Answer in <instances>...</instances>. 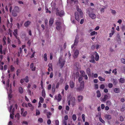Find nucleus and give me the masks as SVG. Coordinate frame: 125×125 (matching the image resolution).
I'll use <instances>...</instances> for the list:
<instances>
[{
    "label": "nucleus",
    "instance_id": "1",
    "mask_svg": "<svg viewBox=\"0 0 125 125\" xmlns=\"http://www.w3.org/2000/svg\"><path fill=\"white\" fill-rule=\"evenodd\" d=\"M84 81H82L80 84V86L78 87L77 89L79 91H82L84 88Z\"/></svg>",
    "mask_w": 125,
    "mask_h": 125
},
{
    "label": "nucleus",
    "instance_id": "2",
    "mask_svg": "<svg viewBox=\"0 0 125 125\" xmlns=\"http://www.w3.org/2000/svg\"><path fill=\"white\" fill-rule=\"evenodd\" d=\"M14 32L13 33V35H14L15 37L17 39H18V42H20L19 44L20 43V42L19 38L18 37L17 35H18V30L17 29H16L14 30Z\"/></svg>",
    "mask_w": 125,
    "mask_h": 125
},
{
    "label": "nucleus",
    "instance_id": "3",
    "mask_svg": "<svg viewBox=\"0 0 125 125\" xmlns=\"http://www.w3.org/2000/svg\"><path fill=\"white\" fill-rule=\"evenodd\" d=\"M89 17L93 19H94L96 17V16L93 12H89L88 13Z\"/></svg>",
    "mask_w": 125,
    "mask_h": 125
},
{
    "label": "nucleus",
    "instance_id": "4",
    "mask_svg": "<svg viewBox=\"0 0 125 125\" xmlns=\"http://www.w3.org/2000/svg\"><path fill=\"white\" fill-rule=\"evenodd\" d=\"M64 12L63 10L61 11L60 12L58 11H57L56 13V14L57 15L59 16L60 17H62L64 15Z\"/></svg>",
    "mask_w": 125,
    "mask_h": 125
},
{
    "label": "nucleus",
    "instance_id": "5",
    "mask_svg": "<svg viewBox=\"0 0 125 125\" xmlns=\"http://www.w3.org/2000/svg\"><path fill=\"white\" fill-rule=\"evenodd\" d=\"M79 52L78 50H76L75 51L73 56V58L74 59L76 58L77 57L79 54Z\"/></svg>",
    "mask_w": 125,
    "mask_h": 125
},
{
    "label": "nucleus",
    "instance_id": "6",
    "mask_svg": "<svg viewBox=\"0 0 125 125\" xmlns=\"http://www.w3.org/2000/svg\"><path fill=\"white\" fill-rule=\"evenodd\" d=\"M75 18L76 20L78 21H79L80 19H79V14L77 12H75Z\"/></svg>",
    "mask_w": 125,
    "mask_h": 125
},
{
    "label": "nucleus",
    "instance_id": "7",
    "mask_svg": "<svg viewBox=\"0 0 125 125\" xmlns=\"http://www.w3.org/2000/svg\"><path fill=\"white\" fill-rule=\"evenodd\" d=\"M71 101L72 102V104L73 105H74L75 104V99L74 97H72L71 99Z\"/></svg>",
    "mask_w": 125,
    "mask_h": 125
},
{
    "label": "nucleus",
    "instance_id": "8",
    "mask_svg": "<svg viewBox=\"0 0 125 125\" xmlns=\"http://www.w3.org/2000/svg\"><path fill=\"white\" fill-rule=\"evenodd\" d=\"M78 101L79 102H81L83 99V96L82 95H79L77 96Z\"/></svg>",
    "mask_w": 125,
    "mask_h": 125
},
{
    "label": "nucleus",
    "instance_id": "9",
    "mask_svg": "<svg viewBox=\"0 0 125 125\" xmlns=\"http://www.w3.org/2000/svg\"><path fill=\"white\" fill-rule=\"evenodd\" d=\"M69 85L71 88H73L74 87V83L72 81H70L69 82Z\"/></svg>",
    "mask_w": 125,
    "mask_h": 125
},
{
    "label": "nucleus",
    "instance_id": "10",
    "mask_svg": "<svg viewBox=\"0 0 125 125\" xmlns=\"http://www.w3.org/2000/svg\"><path fill=\"white\" fill-rule=\"evenodd\" d=\"M34 64L33 63H31L30 65V68L31 69V70L32 71H34L35 70L36 67H33Z\"/></svg>",
    "mask_w": 125,
    "mask_h": 125
},
{
    "label": "nucleus",
    "instance_id": "11",
    "mask_svg": "<svg viewBox=\"0 0 125 125\" xmlns=\"http://www.w3.org/2000/svg\"><path fill=\"white\" fill-rule=\"evenodd\" d=\"M31 23V22L29 21H26L24 24V26L26 27H28L30 24Z\"/></svg>",
    "mask_w": 125,
    "mask_h": 125
},
{
    "label": "nucleus",
    "instance_id": "12",
    "mask_svg": "<svg viewBox=\"0 0 125 125\" xmlns=\"http://www.w3.org/2000/svg\"><path fill=\"white\" fill-rule=\"evenodd\" d=\"M108 96L107 95H104V97L102 99V100L104 102L108 98Z\"/></svg>",
    "mask_w": 125,
    "mask_h": 125
},
{
    "label": "nucleus",
    "instance_id": "13",
    "mask_svg": "<svg viewBox=\"0 0 125 125\" xmlns=\"http://www.w3.org/2000/svg\"><path fill=\"white\" fill-rule=\"evenodd\" d=\"M91 70L90 68H87L86 69V73L88 76L91 75Z\"/></svg>",
    "mask_w": 125,
    "mask_h": 125
},
{
    "label": "nucleus",
    "instance_id": "14",
    "mask_svg": "<svg viewBox=\"0 0 125 125\" xmlns=\"http://www.w3.org/2000/svg\"><path fill=\"white\" fill-rule=\"evenodd\" d=\"M54 22V19L53 18H50L49 21V25L50 26H52Z\"/></svg>",
    "mask_w": 125,
    "mask_h": 125
},
{
    "label": "nucleus",
    "instance_id": "15",
    "mask_svg": "<svg viewBox=\"0 0 125 125\" xmlns=\"http://www.w3.org/2000/svg\"><path fill=\"white\" fill-rule=\"evenodd\" d=\"M114 92L116 93H120V89L119 88H115L114 89Z\"/></svg>",
    "mask_w": 125,
    "mask_h": 125
},
{
    "label": "nucleus",
    "instance_id": "16",
    "mask_svg": "<svg viewBox=\"0 0 125 125\" xmlns=\"http://www.w3.org/2000/svg\"><path fill=\"white\" fill-rule=\"evenodd\" d=\"M96 54L95 55V59L96 61H98L99 59V56L97 53L96 52H95Z\"/></svg>",
    "mask_w": 125,
    "mask_h": 125
},
{
    "label": "nucleus",
    "instance_id": "17",
    "mask_svg": "<svg viewBox=\"0 0 125 125\" xmlns=\"http://www.w3.org/2000/svg\"><path fill=\"white\" fill-rule=\"evenodd\" d=\"M65 62V61L63 60H62V61L61 62V64L60 65L61 68H62L64 66Z\"/></svg>",
    "mask_w": 125,
    "mask_h": 125
},
{
    "label": "nucleus",
    "instance_id": "18",
    "mask_svg": "<svg viewBox=\"0 0 125 125\" xmlns=\"http://www.w3.org/2000/svg\"><path fill=\"white\" fill-rule=\"evenodd\" d=\"M62 99V96L60 94H59L58 96L57 100L59 102Z\"/></svg>",
    "mask_w": 125,
    "mask_h": 125
},
{
    "label": "nucleus",
    "instance_id": "19",
    "mask_svg": "<svg viewBox=\"0 0 125 125\" xmlns=\"http://www.w3.org/2000/svg\"><path fill=\"white\" fill-rule=\"evenodd\" d=\"M19 93L21 94H22L23 92V89L21 87H20L19 88Z\"/></svg>",
    "mask_w": 125,
    "mask_h": 125
},
{
    "label": "nucleus",
    "instance_id": "20",
    "mask_svg": "<svg viewBox=\"0 0 125 125\" xmlns=\"http://www.w3.org/2000/svg\"><path fill=\"white\" fill-rule=\"evenodd\" d=\"M105 118L108 120H110L112 118L111 116L110 115H105Z\"/></svg>",
    "mask_w": 125,
    "mask_h": 125
},
{
    "label": "nucleus",
    "instance_id": "21",
    "mask_svg": "<svg viewBox=\"0 0 125 125\" xmlns=\"http://www.w3.org/2000/svg\"><path fill=\"white\" fill-rule=\"evenodd\" d=\"M12 15L14 17H16L17 16V14L16 12L13 10L12 12Z\"/></svg>",
    "mask_w": 125,
    "mask_h": 125
},
{
    "label": "nucleus",
    "instance_id": "22",
    "mask_svg": "<svg viewBox=\"0 0 125 125\" xmlns=\"http://www.w3.org/2000/svg\"><path fill=\"white\" fill-rule=\"evenodd\" d=\"M96 93L97 94V97L98 98L100 97L101 95L100 91L99 90H98L97 91Z\"/></svg>",
    "mask_w": 125,
    "mask_h": 125
},
{
    "label": "nucleus",
    "instance_id": "23",
    "mask_svg": "<svg viewBox=\"0 0 125 125\" xmlns=\"http://www.w3.org/2000/svg\"><path fill=\"white\" fill-rule=\"evenodd\" d=\"M42 96L44 98L45 97L46 94L44 90L43 89L42 90Z\"/></svg>",
    "mask_w": 125,
    "mask_h": 125
},
{
    "label": "nucleus",
    "instance_id": "24",
    "mask_svg": "<svg viewBox=\"0 0 125 125\" xmlns=\"http://www.w3.org/2000/svg\"><path fill=\"white\" fill-rule=\"evenodd\" d=\"M72 118L74 121H75L77 119V117L76 115L75 114L73 115Z\"/></svg>",
    "mask_w": 125,
    "mask_h": 125
},
{
    "label": "nucleus",
    "instance_id": "25",
    "mask_svg": "<svg viewBox=\"0 0 125 125\" xmlns=\"http://www.w3.org/2000/svg\"><path fill=\"white\" fill-rule=\"evenodd\" d=\"M99 118L100 121L102 122L103 124H104L105 122V121L102 119L101 118V116H100L99 117Z\"/></svg>",
    "mask_w": 125,
    "mask_h": 125
},
{
    "label": "nucleus",
    "instance_id": "26",
    "mask_svg": "<svg viewBox=\"0 0 125 125\" xmlns=\"http://www.w3.org/2000/svg\"><path fill=\"white\" fill-rule=\"evenodd\" d=\"M97 32H95V31H92L90 33L91 35L92 36L94 35L95 34L97 35Z\"/></svg>",
    "mask_w": 125,
    "mask_h": 125
},
{
    "label": "nucleus",
    "instance_id": "27",
    "mask_svg": "<svg viewBox=\"0 0 125 125\" xmlns=\"http://www.w3.org/2000/svg\"><path fill=\"white\" fill-rule=\"evenodd\" d=\"M15 116L17 120H19L20 118V114L19 113H17L15 115Z\"/></svg>",
    "mask_w": 125,
    "mask_h": 125
},
{
    "label": "nucleus",
    "instance_id": "28",
    "mask_svg": "<svg viewBox=\"0 0 125 125\" xmlns=\"http://www.w3.org/2000/svg\"><path fill=\"white\" fill-rule=\"evenodd\" d=\"M24 79L26 83H28L29 81V77L28 76H26Z\"/></svg>",
    "mask_w": 125,
    "mask_h": 125
},
{
    "label": "nucleus",
    "instance_id": "29",
    "mask_svg": "<svg viewBox=\"0 0 125 125\" xmlns=\"http://www.w3.org/2000/svg\"><path fill=\"white\" fill-rule=\"evenodd\" d=\"M98 78L100 81H104L105 80V79L101 76H99Z\"/></svg>",
    "mask_w": 125,
    "mask_h": 125
},
{
    "label": "nucleus",
    "instance_id": "30",
    "mask_svg": "<svg viewBox=\"0 0 125 125\" xmlns=\"http://www.w3.org/2000/svg\"><path fill=\"white\" fill-rule=\"evenodd\" d=\"M11 5L12 4L11 3H9L8 6L9 7H10L9 10L10 12H11L12 9V6H11Z\"/></svg>",
    "mask_w": 125,
    "mask_h": 125
},
{
    "label": "nucleus",
    "instance_id": "31",
    "mask_svg": "<svg viewBox=\"0 0 125 125\" xmlns=\"http://www.w3.org/2000/svg\"><path fill=\"white\" fill-rule=\"evenodd\" d=\"M79 42V40L76 39H75L74 41V45H76L78 43V42Z\"/></svg>",
    "mask_w": 125,
    "mask_h": 125
},
{
    "label": "nucleus",
    "instance_id": "32",
    "mask_svg": "<svg viewBox=\"0 0 125 125\" xmlns=\"http://www.w3.org/2000/svg\"><path fill=\"white\" fill-rule=\"evenodd\" d=\"M111 33H109V37H111L114 34V32H115V31L114 30H112L111 31Z\"/></svg>",
    "mask_w": 125,
    "mask_h": 125
},
{
    "label": "nucleus",
    "instance_id": "33",
    "mask_svg": "<svg viewBox=\"0 0 125 125\" xmlns=\"http://www.w3.org/2000/svg\"><path fill=\"white\" fill-rule=\"evenodd\" d=\"M80 73H81V75L82 77L85 74V73L84 71H80Z\"/></svg>",
    "mask_w": 125,
    "mask_h": 125
},
{
    "label": "nucleus",
    "instance_id": "34",
    "mask_svg": "<svg viewBox=\"0 0 125 125\" xmlns=\"http://www.w3.org/2000/svg\"><path fill=\"white\" fill-rule=\"evenodd\" d=\"M111 103L109 101H107L106 102V105L108 106H110L111 105Z\"/></svg>",
    "mask_w": 125,
    "mask_h": 125
},
{
    "label": "nucleus",
    "instance_id": "35",
    "mask_svg": "<svg viewBox=\"0 0 125 125\" xmlns=\"http://www.w3.org/2000/svg\"><path fill=\"white\" fill-rule=\"evenodd\" d=\"M77 11L79 12L80 13V14L82 13V11L78 7H77Z\"/></svg>",
    "mask_w": 125,
    "mask_h": 125
},
{
    "label": "nucleus",
    "instance_id": "36",
    "mask_svg": "<svg viewBox=\"0 0 125 125\" xmlns=\"http://www.w3.org/2000/svg\"><path fill=\"white\" fill-rule=\"evenodd\" d=\"M112 81H113V84L114 85H115L117 83V81L115 79H113L112 80Z\"/></svg>",
    "mask_w": 125,
    "mask_h": 125
},
{
    "label": "nucleus",
    "instance_id": "37",
    "mask_svg": "<svg viewBox=\"0 0 125 125\" xmlns=\"http://www.w3.org/2000/svg\"><path fill=\"white\" fill-rule=\"evenodd\" d=\"M47 54L46 53L44 54V60L45 61H46L47 60Z\"/></svg>",
    "mask_w": 125,
    "mask_h": 125
},
{
    "label": "nucleus",
    "instance_id": "38",
    "mask_svg": "<svg viewBox=\"0 0 125 125\" xmlns=\"http://www.w3.org/2000/svg\"><path fill=\"white\" fill-rule=\"evenodd\" d=\"M120 82L121 83H123L124 82L125 80L124 78H121L120 80Z\"/></svg>",
    "mask_w": 125,
    "mask_h": 125
},
{
    "label": "nucleus",
    "instance_id": "39",
    "mask_svg": "<svg viewBox=\"0 0 125 125\" xmlns=\"http://www.w3.org/2000/svg\"><path fill=\"white\" fill-rule=\"evenodd\" d=\"M2 45L0 46V52L1 54L3 53V52L2 51Z\"/></svg>",
    "mask_w": 125,
    "mask_h": 125
},
{
    "label": "nucleus",
    "instance_id": "40",
    "mask_svg": "<svg viewBox=\"0 0 125 125\" xmlns=\"http://www.w3.org/2000/svg\"><path fill=\"white\" fill-rule=\"evenodd\" d=\"M10 70L12 72L14 71V67L13 66V65H11L10 66Z\"/></svg>",
    "mask_w": 125,
    "mask_h": 125
},
{
    "label": "nucleus",
    "instance_id": "41",
    "mask_svg": "<svg viewBox=\"0 0 125 125\" xmlns=\"http://www.w3.org/2000/svg\"><path fill=\"white\" fill-rule=\"evenodd\" d=\"M82 118L83 119V122H85V115L84 114H83L82 115Z\"/></svg>",
    "mask_w": 125,
    "mask_h": 125
},
{
    "label": "nucleus",
    "instance_id": "42",
    "mask_svg": "<svg viewBox=\"0 0 125 125\" xmlns=\"http://www.w3.org/2000/svg\"><path fill=\"white\" fill-rule=\"evenodd\" d=\"M37 87V86L35 84H34L32 86V89H35Z\"/></svg>",
    "mask_w": 125,
    "mask_h": 125
},
{
    "label": "nucleus",
    "instance_id": "43",
    "mask_svg": "<svg viewBox=\"0 0 125 125\" xmlns=\"http://www.w3.org/2000/svg\"><path fill=\"white\" fill-rule=\"evenodd\" d=\"M36 52L35 51H34L33 52V53L30 56V58H32L34 57V55L36 53Z\"/></svg>",
    "mask_w": 125,
    "mask_h": 125
},
{
    "label": "nucleus",
    "instance_id": "44",
    "mask_svg": "<svg viewBox=\"0 0 125 125\" xmlns=\"http://www.w3.org/2000/svg\"><path fill=\"white\" fill-rule=\"evenodd\" d=\"M121 62L123 63L124 64H125V59L123 58H122L121 59Z\"/></svg>",
    "mask_w": 125,
    "mask_h": 125
},
{
    "label": "nucleus",
    "instance_id": "45",
    "mask_svg": "<svg viewBox=\"0 0 125 125\" xmlns=\"http://www.w3.org/2000/svg\"><path fill=\"white\" fill-rule=\"evenodd\" d=\"M83 79V78L82 77H81V76L80 77H79V78L78 79V81H79V82L80 83H81V81H82V80Z\"/></svg>",
    "mask_w": 125,
    "mask_h": 125
},
{
    "label": "nucleus",
    "instance_id": "46",
    "mask_svg": "<svg viewBox=\"0 0 125 125\" xmlns=\"http://www.w3.org/2000/svg\"><path fill=\"white\" fill-rule=\"evenodd\" d=\"M90 62L93 63H96L94 59H93L90 60Z\"/></svg>",
    "mask_w": 125,
    "mask_h": 125
},
{
    "label": "nucleus",
    "instance_id": "47",
    "mask_svg": "<svg viewBox=\"0 0 125 125\" xmlns=\"http://www.w3.org/2000/svg\"><path fill=\"white\" fill-rule=\"evenodd\" d=\"M48 66L49 68H51L52 69V64L51 63H49L48 65Z\"/></svg>",
    "mask_w": 125,
    "mask_h": 125
},
{
    "label": "nucleus",
    "instance_id": "48",
    "mask_svg": "<svg viewBox=\"0 0 125 125\" xmlns=\"http://www.w3.org/2000/svg\"><path fill=\"white\" fill-rule=\"evenodd\" d=\"M108 86L109 88H111L113 86V84L112 83H109L108 84Z\"/></svg>",
    "mask_w": 125,
    "mask_h": 125
},
{
    "label": "nucleus",
    "instance_id": "49",
    "mask_svg": "<svg viewBox=\"0 0 125 125\" xmlns=\"http://www.w3.org/2000/svg\"><path fill=\"white\" fill-rule=\"evenodd\" d=\"M39 99L40 100V101L39 102H40L42 103L44 101V99L42 97H40V98Z\"/></svg>",
    "mask_w": 125,
    "mask_h": 125
},
{
    "label": "nucleus",
    "instance_id": "50",
    "mask_svg": "<svg viewBox=\"0 0 125 125\" xmlns=\"http://www.w3.org/2000/svg\"><path fill=\"white\" fill-rule=\"evenodd\" d=\"M117 69L116 68L114 70H113L112 71V73H114V71H115V72L114 73V74L115 75L117 74V72L116 71Z\"/></svg>",
    "mask_w": 125,
    "mask_h": 125
},
{
    "label": "nucleus",
    "instance_id": "51",
    "mask_svg": "<svg viewBox=\"0 0 125 125\" xmlns=\"http://www.w3.org/2000/svg\"><path fill=\"white\" fill-rule=\"evenodd\" d=\"M120 120L121 121H123L124 120V119L123 117L122 116H121L120 117Z\"/></svg>",
    "mask_w": 125,
    "mask_h": 125
},
{
    "label": "nucleus",
    "instance_id": "52",
    "mask_svg": "<svg viewBox=\"0 0 125 125\" xmlns=\"http://www.w3.org/2000/svg\"><path fill=\"white\" fill-rule=\"evenodd\" d=\"M79 77V73L78 72L76 73V78H77Z\"/></svg>",
    "mask_w": 125,
    "mask_h": 125
},
{
    "label": "nucleus",
    "instance_id": "53",
    "mask_svg": "<svg viewBox=\"0 0 125 125\" xmlns=\"http://www.w3.org/2000/svg\"><path fill=\"white\" fill-rule=\"evenodd\" d=\"M52 89V90H53V91L54 92L55 91V84L54 85L53 84Z\"/></svg>",
    "mask_w": 125,
    "mask_h": 125
},
{
    "label": "nucleus",
    "instance_id": "54",
    "mask_svg": "<svg viewBox=\"0 0 125 125\" xmlns=\"http://www.w3.org/2000/svg\"><path fill=\"white\" fill-rule=\"evenodd\" d=\"M117 40L118 41H121V39H120V37L119 35V34H118L117 36Z\"/></svg>",
    "mask_w": 125,
    "mask_h": 125
},
{
    "label": "nucleus",
    "instance_id": "55",
    "mask_svg": "<svg viewBox=\"0 0 125 125\" xmlns=\"http://www.w3.org/2000/svg\"><path fill=\"white\" fill-rule=\"evenodd\" d=\"M104 87L105 86L103 84H102L101 85H100V88L101 89H103L104 88Z\"/></svg>",
    "mask_w": 125,
    "mask_h": 125
},
{
    "label": "nucleus",
    "instance_id": "56",
    "mask_svg": "<svg viewBox=\"0 0 125 125\" xmlns=\"http://www.w3.org/2000/svg\"><path fill=\"white\" fill-rule=\"evenodd\" d=\"M38 121L41 123H42L43 122V120L42 118H40L38 119Z\"/></svg>",
    "mask_w": 125,
    "mask_h": 125
},
{
    "label": "nucleus",
    "instance_id": "57",
    "mask_svg": "<svg viewBox=\"0 0 125 125\" xmlns=\"http://www.w3.org/2000/svg\"><path fill=\"white\" fill-rule=\"evenodd\" d=\"M56 25L57 26H60L61 23L59 22H56L55 23Z\"/></svg>",
    "mask_w": 125,
    "mask_h": 125
},
{
    "label": "nucleus",
    "instance_id": "58",
    "mask_svg": "<svg viewBox=\"0 0 125 125\" xmlns=\"http://www.w3.org/2000/svg\"><path fill=\"white\" fill-rule=\"evenodd\" d=\"M61 28V26H56V28L57 30H60Z\"/></svg>",
    "mask_w": 125,
    "mask_h": 125
},
{
    "label": "nucleus",
    "instance_id": "59",
    "mask_svg": "<svg viewBox=\"0 0 125 125\" xmlns=\"http://www.w3.org/2000/svg\"><path fill=\"white\" fill-rule=\"evenodd\" d=\"M27 114V112L26 111H25L22 114V116H25Z\"/></svg>",
    "mask_w": 125,
    "mask_h": 125
},
{
    "label": "nucleus",
    "instance_id": "60",
    "mask_svg": "<svg viewBox=\"0 0 125 125\" xmlns=\"http://www.w3.org/2000/svg\"><path fill=\"white\" fill-rule=\"evenodd\" d=\"M83 77H84V79L86 80H87L88 79V77L87 75L85 74L83 76Z\"/></svg>",
    "mask_w": 125,
    "mask_h": 125
},
{
    "label": "nucleus",
    "instance_id": "61",
    "mask_svg": "<svg viewBox=\"0 0 125 125\" xmlns=\"http://www.w3.org/2000/svg\"><path fill=\"white\" fill-rule=\"evenodd\" d=\"M104 8H101L100 10L101 12H104Z\"/></svg>",
    "mask_w": 125,
    "mask_h": 125
},
{
    "label": "nucleus",
    "instance_id": "62",
    "mask_svg": "<svg viewBox=\"0 0 125 125\" xmlns=\"http://www.w3.org/2000/svg\"><path fill=\"white\" fill-rule=\"evenodd\" d=\"M40 114V112L39 110H37L36 113V115H39Z\"/></svg>",
    "mask_w": 125,
    "mask_h": 125
},
{
    "label": "nucleus",
    "instance_id": "63",
    "mask_svg": "<svg viewBox=\"0 0 125 125\" xmlns=\"http://www.w3.org/2000/svg\"><path fill=\"white\" fill-rule=\"evenodd\" d=\"M69 88V86L68 85H66L65 86V89L66 91H67L68 89Z\"/></svg>",
    "mask_w": 125,
    "mask_h": 125
},
{
    "label": "nucleus",
    "instance_id": "64",
    "mask_svg": "<svg viewBox=\"0 0 125 125\" xmlns=\"http://www.w3.org/2000/svg\"><path fill=\"white\" fill-rule=\"evenodd\" d=\"M125 109V107H122L121 108V111L123 112L124 111Z\"/></svg>",
    "mask_w": 125,
    "mask_h": 125
}]
</instances>
